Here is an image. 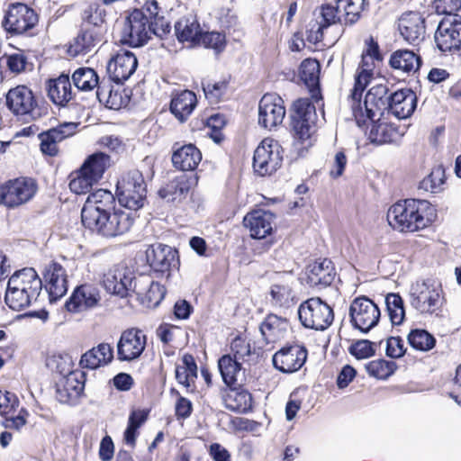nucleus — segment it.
Instances as JSON below:
<instances>
[{
	"mask_svg": "<svg viewBox=\"0 0 461 461\" xmlns=\"http://www.w3.org/2000/svg\"><path fill=\"white\" fill-rule=\"evenodd\" d=\"M172 26L157 0H146L140 8L126 14L120 41L131 48L142 47L156 36L161 40L171 33Z\"/></svg>",
	"mask_w": 461,
	"mask_h": 461,
	"instance_id": "1",
	"label": "nucleus"
},
{
	"mask_svg": "<svg viewBox=\"0 0 461 461\" xmlns=\"http://www.w3.org/2000/svg\"><path fill=\"white\" fill-rule=\"evenodd\" d=\"M108 12L98 2H90L80 13L77 34L64 46L70 59L84 57L106 41Z\"/></svg>",
	"mask_w": 461,
	"mask_h": 461,
	"instance_id": "2",
	"label": "nucleus"
},
{
	"mask_svg": "<svg viewBox=\"0 0 461 461\" xmlns=\"http://www.w3.org/2000/svg\"><path fill=\"white\" fill-rule=\"evenodd\" d=\"M387 221L392 229L400 233L420 232L435 224L438 210L425 199H402L389 207Z\"/></svg>",
	"mask_w": 461,
	"mask_h": 461,
	"instance_id": "3",
	"label": "nucleus"
},
{
	"mask_svg": "<svg viewBox=\"0 0 461 461\" xmlns=\"http://www.w3.org/2000/svg\"><path fill=\"white\" fill-rule=\"evenodd\" d=\"M368 6L367 0H334L318 8L316 24L307 32V41L319 43L324 41V31L336 24H355Z\"/></svg>",
	"mask_w": 461,
	"mask_h": 461,
	"instance_id": "4",
	"label": "nucleus"
},
{
	"mask_svg": "<svg viewBox=\"0 0 461 461\" xmlns=\"http://www.w3.org/2000/svg\"><path fill=\"white\" fill-rule=\"evenodd\" d=\"M42 286V280L34 268L18 270L8 280L5 303L14 311L28 308L37 302Z\"/></svg>",
	"mask_w": 461,
	"mask_h": 461,
	"instance_id": "5",
	"label": "nucleus"
},
{
	"mask_svg": "<svg viewBox=\"0 0 461 461\" xmlns=\"http://www.w3.org/2000/svg\"><path fill=\"white\" fill-rule=\"evenodd\" d=\"M111 166L112 159L108 154L98 151L89 155L78 169L68 175L69 190L78 195L92 193L94 185L99 183Z\"/></svg>",
	"mask_w": 461,
	"mask_h": 461,
	"instance_id": "6",
	"label": "nucleus"
},
{
	"mask_svg": "<svg viewBox=\"0 0 461 461\" xmlns=\"http://www.w3.org/2000/svg\"><path fill=\"white\" fill-rule=\"evenodd\" d=\"M40 15L25 3L8 5L4 11L1 26L10 37H34L38 34Z\"/></svg>",
	"mask_w": 461,
	"mask_h": 461,
	"instance_id": "7",
	"label": "nucleus"
},
{
	"mask_svg": "<svg viewBox=\"0 0 461 461\" xmlns=\"http://www.w3.org/2000/svg\"><path fill=\"white\" fill-rule=\"evenodd\" d=\"M389 88L386 85L378 84L372 86L365 95L364 106L366 113H363L362 98H359V104H350L352 115L359 127H365L369 121L383 116L384 112L389 110L390 103Z\"/></svg>",
	"mask_w": 461,
	"mask_h": 461,
	"instance_id": "8",
	"label": "nucleus"
},
{
	"mask_svg": "<svg viewBox=\"0 0 461 461\" xmlns=\"http://www.w3.org/2000/svg\"><path fill=\"white\" fill-rule=\"evenodd\" d=\"M147 183L137 169L123 173L116 184V195L120 204L129 210L138 211L147 198Z\"/></svg>",
	"mask_w": 461,
	"mask_h": 461,
	"instance_id": "9",
	"label": "nucleus"
},
{
	"mask_svg": "<svg viewBox=\"0 0 461 461\" xmlns=\"http://www.w3.org/2000/svg\"><path fill=\"white\" fill-rule=\"evenodd\" d=\"M410 304L421 314H433L440 310L444 292L440 285L427 279L417 281L410 289Z\"/></svg>",
	"mask_w": 461,
	"mask_h": 461,
	"instance_id": "10",
	"label": "nucleus"
},
{
	"mask_svg": "<svg viewBox=\"0 0 461 461\" xmlns=\"http://www.w3.org/2000/svg\"><path fill=\"white\" fill-rule=\"evenodd\" d=\"M315 107L309 99L301 98L294 103V111L292 114L291 126L294 138L302 148L312 147L314 143Z\"/></svg>",
	"mask_w": 461,
	"mask_h": 461,
	"instance_id": "11",
	"label": "nucleus"
},
{
	"mask_svg": "<svg viewBox=\"0 0 461 461\" xmlns=\"http://www.w3.org/2000/svg\"><path fill=\"white\" fill-rule=\"evenodd\" d=\"M38 191L36 179L18 176L0 185V205L7 209L18 208L30 202Z\"/></svg>",
	"mask_w": 461,
	"mask_h": 461,
	"instance_id": "12",
	"label": "nucleus"
},
{
	"mask_svg": "<svg viewBox=\"0 0 461 461\" xmlns=\"http://www.w3.org/2000/svg\"><path fill=\"white\" fill-rule=\"evenodd\" d=\"M136 220V212L121 208L108 212L96 219L92 224L86 226L92 232L110 239L122 236L129 232Z\"/></svg>",
	"mask_w": 461,
	"mask_h": 461,
	"instance_id": "13",
	"label": "nucleus"
},
{
	"mask_svg": "<svg viewBox=\"0 0 461 461\" xmlns=\"http://www.w3.org/2000/svg\"><path fill=\"white\" fill-rule=\"evenodd\" d=\"M5 104L10 113L16 117L35 120L42 115L37 94L26 85L10 88L5 94Z\"/></svg>",
	"mask_w": 461,
	"mask_h": 461,
	"instance_id": "14",
	"label": "nucleus"
},
{
	"mask_svg": "<svg viewBox=\"0 0 461 461\" xmlns=\"http://www.w3.org/2000/svg\"><path fill=\"white\" fill-rule=\"evenodd\" d=\"M283 158L284 149L280 143L276 140L267 137L263 139L256 148L252 167L258 176H271L281 167Z\"/></svg>",
	"mask_w": 461,
	"mask_h": 461,
	"instance_id": "15",
	"label": "nucleus"
},
{
	"mask_svg": "<svg viewBox=\"0 0 461 461\" xmlns=\"http://www.w3.org/2000/svg\"><path fill=\"white\" fill-rule=\"evenodd\" d=\"M302 324L308 329L324 330L334 320L332 308L319 297H312L303 302L298 309Z\"/></svg>",
	"mask_w": 461,
	"mask_h": 461,
	"instance_id": "16",
	"label": "nucleus"
},
{
	"mask_svg": "<svg viewBox=\"0 0 461 461\" xmlns=\"http://www.w3.org/2000/svg\"><path fill=\"white\" fill-rule=\"evenodd\" d=\"M381 312L377 304L367 296L356 297L349 306V318L352 327L367 333L380 320Z\"/></svg>",
	"mask_w": 461,
	"mask_h": 461,
	"instance_id": "17",
	"label": "nucleus"
},
{
	"mask_svg": "<svg viewBox=\"0 0 461 461\" xmlns=\"http://www.w3.org/2000/svg\"><path fill=\"white\" fill-rule=\"evenodd\" d=\"M116 209V198L106 189H97L88 194L81 211L84 227L92 224L96 219Z\"/></svg>",
	"mask_w": 461,
	"mask_h": 461,
	"instance_id": "18",
	"label": "nucleus"
},
{
	"mask_svg": "<svg viewBox=\"0 0 461 461\" xmlns=\"http://www.w3.org/2000/svg\"><path fill=\"white\" fill-rule=\"evenodd\" d=\"M434 38L441 52L455 55V50L461 43V15L443 17L437 27Z\"/></svg>",
	"mask_w": 461,
	"mask_h": 461,
	"instance_id": "19",
	"label": "nucleus"
},
{
	"mask_svg": "<svg viewBox=\"0 0 461 461\" xmlns=\"http://www.w3.org/2000/svg\"><path fill=\"white\" fill-rule=\"evenodd\" d=\"M308 357L306 347L299 343L286 344L277 350L272 357L273 366L284 374L299 371Z\"/></svg>",
	"mask_w": 461,
	"mask_h": 461,
	"instance_id": "20",
	"label": "nucleus"
},
{
	"mask_svg": "<svg viewBox=\"0 0 461 461\" xmlns=\"http://www.w3.org/2000/svg\"><path fill=\"white\" fill-rule=\"evenodd\" d=\"M286 114L283 98L276 93H266L258 103V124L271 131L282 124Z\"/></svg>",
	"mask_w": 461,
	"mask_h": 461,
	"instance_id": "21",
	"label": "nucleus"
},
{
	"mask_svg": "<svg viewBox=\"0 0 461 461\" xmlns=\"http://www.w3.org/2000/svg\"><path fill=\"white\" fill-rule=\"evenodd\" d=\"M77 124L75 122H62L38 133L39 148L42 155L57 157L60 151L59 143L73 136L77 131Z\"/></svg>",
	"mask_w": 461,
	"mask_h": 461,
	"instance_id": "22",
	"label": "nucleus"
},
{
	"mask_svg": "<svg viewBox=\"0 0 461 461\" xmlns=\"http://www.w3.org/2000/svg\"><path fill=\"white\" fill-rule=\"evenodd\" d=\"M147 345L146 334L138 328L123 330L117 343V359L131 362L138 359Z\"/></svg>",
	"mask_w": 461,
	"mask_h": 461,
	"instance_id": "23",
	"label": "nucleus"
},
{
	"mask_svg": "<svg viewBox=\"0 0 461 461\" xmlns=\"http://www.w3.org/2000/svg\"><path fill=\"white\" fill-rule=\"evenodd\" d=\"M101 302L99 288L90 283L77 285L65 303V308L71 313H78L97 307Z\"/></svg>",
	"mask_w": 461,
	"mask_h": 461,
	"instance_id": "24",
	"label": "nucleus"
},
{
	"mask_svg": "<svg viewBox=\"0 0 461 461\" xmlns=\"http://www.w3.org/2000/svg\"><path fill=\"white\" fill-rule=\"evenodd\" d=\"M201 86L204 97L210 104H219L228 101L235 92L233 77L230 73L203 78L201 81Z\"/></svg>",
	"mask_w": 461,
	"mask_h": 461,
	"instance_id": "25",
	"label": "nucleus"
},
{
	"mask_svg": "<svg viewBox=\"0 0 461 461\" xmlns=\"http://www.w3.org/2000/svg\"><path fill=\"white\" fill-rule=\"evenodd\" d=\"M199 176L194 174H180L176 176L158 192L163 199H167L173 203H181L186 199L191 191L198 185Z\"/></svg>",
	"mask_w": 461,
	"mask_h": 461,
	"instance_id": "26",
	"label": "nucleus"
},
{
	"mask_svg": "<svg viewBox=\"0 0 461 461\" xmlns=\"http://www.w3.org/2000/svg\"><path fill=\"white\" fill-rule=\"evenodd\" d=\"M137 67L138 59L135 54L121 49L111 57L106 68L110 78L117 84H122L133 75Z\"/></svg>",
	"mask_w": 461,
	"mask_h": 461,
	"instance_id": "27",
	"label": "nucleus"
},
{
	"mask_svg": "<svg viewBox=\"0 0 461 461\" xmlns=\"http://www.w3.org/2000/svg\"><path fill=\"white\" fill-rule=\"evenodd\" d=\"M203 27L196 14H187L174 23V35L183 46L194 49L199 47Z\"/></svg>",
	"mask_w": 461,
	"mask_h": 461,
	"instance_id": "28",
	"label": "nucleus"
},
{
	"mask_svg": "<svg viewBox=\"0 0 461 461\" xmlns=\"http://www.w3.org/2000/svg\"><path fill=\"white\" fill-rule=\"evenodd\" d=\"M45 289L50 303L57 302L68 292V275L62 265L51 261L43 272Z\"/></svg>",
	"mask_w": 461,
	"mask_h": 461,
	"instance_id": "29",
	"label": "nucleus"
},
{
	"mask_svg": "<svg viewBox=\"0 0 461 461\" xmlns=\"http://www.w3.org/2000/svg\"><path fill=\"white\" fill-rule=\"evenodd\" d=\"M398 30L405 41L419 45L425 38L426 20L419 12H406L399 18Z\"/></svg>",
	"mask_w": 461,
	"mask_h": 461,
	"instance_id": "30",
	"label": "nucleus"
},
{
	"mask_svg": "<svg viewBox=\"0 0 461 461\" xmlns=\"http://www.w3.org/2000/svg\"><path fill=\"white\" fill-rule=\"evenodd\" d=\"M221 397L225 408L231 411L249 413L253 411V396L242 384L226 385L221 390Z\"/></svg>",
	"mask_w": 461,
	"mask_h": 461,
	"instance_id": "31",
	"label": "nucleus"
},
{
	"mask_svg": "<svg viewBox=\"0 0 461 461\" xmlns=\"http://www.w3.org/2000/svg\"><path fill=\"white\" fill-rule=\"evenodd\" d=\"M146 255L150 267L162 274L169 272L179 264L178 251L165 244L151 245Z\"/></svg>",
	"mask_w": 461,
	"mask_h": 461,
	"instance_id": "32",
	"label": "nucleus"
},
{
	"mask_svg": "<svg viewBox=\"0 0 461 461\" xmlns=\"http://www.w3.org/2000/svg\"><path fill=\"white\" fill-rule=\"evenodd\" d=\"M201 150L193 143L179 146L177 142L173 145L171 162L173 167L182 172H194L202 161Z\"/></svg>",
	"mask_w": 461,
	"mask_h": 461,
	"instance_id": "33",
	"label": "nucleus"
},
{
	"mask_svg": "<svg viewBox=\"0 0 461 461\" xmlns=\"http://www.w3.org/2000/svg\"><path fill=\"white\" fill-rule=\"evenodd\" d=\"M133 291L140 303L151 309L158 306L167 294L163 285L148 277L136 279Z\"/></svg>",
	"mask_w": 461,
	"mask_h": 461,
	"instance_id": "34",
	"label": "nucleus"
},
{
	"mask_svg": "<svg viewBox=\"0 0 461 461\" xmlns=\"http://www.w3.org/2000/svg\"><path fill=\"white\" fill-rule=\"evenodd\" d=\"M336 277V270L332 261L322 258L309 265L306 272V282L312 287L325 288L330 286Z\"/></svg>",
	"mask_w": 461,
	"mask_h": 461,
	"instance_id": "35",
	"label": "nucleus"
},
{
	"mask_svg": "<svg viewBox=\"0 0 461 461\" xmlns=\"http://www.w3.org/2000/svg\"><path fill=\"white\" fill-rule=\"evenodd\" d=\"M197 103V97L194 91L174 90L171 94L169 111L178 122H185L193 113Z\"/></svg>",
	"mask_w": 461,
	"mask_h": 461,
	"instance_id": "36",
	"label": "nucleus"
},
{
	"mask_svg": "<svg viewBox=\"0 0 461 461\" xmlns=\"http://www.w3.org/2000/svg\"><path fill=\"white\" fill-rule=\"evenodd\" d=\"M275 214L262 209L253 210L243 218V224L249 229L253 239H264L273 231Z\"/></svg>",
	"mask_w": 461,
	"mask_h": 461,
	"instance_id": "37",
	"label": "nucleus"
},
{
	"mask_svg": "<svg viewBox=\"0 0 461 461\" xmlns=\"http://www.w3.org/2000/svg\"><path fill=\"white\" fill-rule=\"evenodd\" d=\"M369 131L368 138L372 143L391 144L398 142L404 135V131L396 124L384 122L382 116L375 118Z\"/></svg>",
	"mask_w": 461,
	"mask_h": 461,
	"instance_id": "38",
	"label": "nucleus"
},
{
	"mask_svg": "<svg viewBox=\"0 0 461 461\" xmlns=\"http://www.w3.org/2000/svg\"><path fill=\"white\" fill-rule=\"evenodd\" d=\"M33 64L23 50L14 53H4L0 57V77H14L32 71Z\"/></svg>",
	"mask_w": 461,
	"mask_h": 461,
	"instance_id": "39",
	"label": "nucleus"
},
{
	"mask_svg": "<svg viewBox=\"0 0 461 461\" xmlns=\"http://www.w3.org/2000/svg\"><path fill=\"white\" fill-rule=\"evenodd\" d=\"M389 111L398 119L410 117L417 107V95L409 88H402L390 95Z\"/></svg>",
	"mask_w": 461,
	"mask_h": 461,
	"instance_id": "40",
	"label": "nucleus"
},
{
	"mask_svg": "<svg viewBox=\"0 0 461 461\" xmlns=\"http://www.w3.org/2000/svg\"><path fill=\"white\" fill-rule=\"evenodd\" d=\"M288 321L275 313L267 314L259 325L262 339L267 344L283 340L287 333Z\"/></svg>",
	"mask_w": 461,
	"mask_h": 461,
	"instance_id": "41",
	"label": "nucleus"
},
{
	"mask_svg": "<svg viewBox=\"0 0 461 461\" xmlns=\"http://www.w3.org/2000/svg\"><path fill=\"white\" fill-rule=\"evenodd\" d=\"M113 360V348L105 342H102L85 352L79 360L80 367L95 370L109 365Z\"/></svg>",
	"mask_w": 461,
	"mask_h": 461,
	"instance_id": "42",
	"label": "nucleus"
},
{
	"mask_svg": "<svg viewBox=\"0 0 461 461\" xmlns=\"http://www.w3.org/2000/svg\"><path fill=\"white\" fill-rule=\"evenodd\" d=\"M86 375L84 371H70L65 376L62 388H57V397L61 402H69L79 397L85 389Z\"/></svg>",
	"mask_w": 461,
	"mask_h": 461,
	"instance_id": "43",
	"label": "nucleus"
},
{
	"mask_svg": "<svg viewBox=\"0 0 461 461\" xmlns=\"http://www.w3.org/2000/svg\"><path fill=\"white\" fill-rule=\"evenodd\" d=\"M46 86L49 98L56 105L66 106L74 97L70 79L67 74L49 79Z\"/></svg>",
	"mask_w": 461,
	"mask_h": 461,
	"instance_id": "44",
	"label": "nucleus"
},
{
	"mask_svg": "<svg viewBox=\"0 0 461 461\" xmlns=\"http://www.w3.org/2000/svg\"><path fill=\"white\" fill-rule=\"evenodd\" d=\"M422 59L413 50L400 49L394 50L389 59L390 67L407 75H414L420 68Z\"/></svg>",
	"mask_w": 461,
	"mask_h": 461,
	"instance_id": "45",
	"label": "nucleus"
},
{
	"mask_svg": "<svg viewBox=\"0 0 461 461\" xmlns=\"http://www.w3.org/2000/svg\"><path fill=\"white\" fill-rule=\"evenodd\" d=\"M320 73L321 65L316 59L308 58L302 61L299 68V77L309 87L310 91L312 93V97L314 98H316V94H321Z\"/></svg>",
	"mask_w": 461,
	"mask_h": 461,
	"instance_id": "46",
	"label": "nucleus"
},
{
	"mask_svg": "<svg viewBox=\"0 0 461 461\" xmlns=\"http://www.w3.org/2000/svg\"><path fill=\"white\" fill-rule=\"evenodd\" d=\"M96 97L100 103H104L106 107L113 110H120L130 102L125 90H113L109 85L104 84L97 88Z\"/></svg>",
	"mask_w": 461,
	"mask_h": 461,
	"instance_id": "47",
	"label": "nucleus"
},
{
	"mask_svg": "<svg viewBox=\"0 0 461 461\" xmlns=\"http://www.w3.org/2000/svg\"><path fill=\"white\" fill-rule=\"evenodd\" d=\"M375 68L364 67L363 64L358 65L355 75L354 86L348 97V104H359V98H362L363 93L371 83L374 77V70Z\"/></svg>",
	"mask_w": 461,
	"mask_h": 461,
	"instance_id": "48",
	"label": "nucleus"
},
{
	"mask_svg": "<svg viewBox=\"0 0 461 461\" xmlns=\"http://www.w3.org/2000/svg\"><path fill=\"white\" fill-rule=\"evenodd\" d=\"M242 364L230 354L221 356L218 360V368L225 385H236L238 375L242 370Z\"/></svg>",
	"mask_w": 461,
	"mask_h": 461,
	"instance_id": "49",
	"label": "nucleus"
},
{
	"mask_svg": "<svg viewBox=\"0 0 461 461\" xmlns=\"http://www.w3.org/2000/svg\"><path fill=\"white\" fill-rule=\"evenodd\" d=\"M197 378V365L192 354L185 353L182 357V365L176 368V379L185 388L194 384Z\"/></svg>",
	"mask_w": 461,
	"mask_h": 461,
	"instance_id": "50",
	"label": "nucleus"
},
{
	"mask_svg": "<svg viewBox=\"0 0 461 461\" xmlns=\"http://www.w3.org/2000/svg\"><path fill=\"white\" fill-rule=\"evenodd\" d=\"M72 80L75 86L84 92L92 91L104 86L99 82L96 71L91 68H79L72 74Z\"/></svg>",
	"mask_w": 461,
	"mask_h": 461,
	"instance_id": "51",
	"label": "nucleus"
},
{
	"mask_svg": "<svg viewBox=\"0 0 461 461\" xmlns=\"http://www.w3.org/2000/svg\"><path fill=\"white\" fill-rule=\"evenodd\" d=\"M269 294L274 306L289 308L296 303L292 287L287 283L272 285Z\"/></svg>",
	"mask_w": 461,
	"mask_h": 461,
	"instance_id": "52",
	"label": "nucleus"
},
{
	"mask_svg": "<svg viewBox=\"0 0 461 461\" xmlns=\"http://www.w3.org/2000/svg\"><path fill=\"white\" fill-rule=\"evenodd\" d=\"M365 367L369 376L378 380H386L394 374L398 366L394 361L378 358L367 362Z\"/></svg>",
	"mask_w": 461,
	"mask_h": 461,
	"instance_id": "53",
	"label": "nucleus"
},
{
	"mask_svg": "<svg viewBox=\"0 0 461 461\" xmlns=\"http://www.w3.org/2000/svg\"><path fill=\"white\" fill-rule=\"evenodd\" d=\"M445 183V169L443 167L438 166L433 167L431 172L420 182L419 189L431 194H438L443 191Z\"/></svg>",
	"mask_w": 461,
	"mask_h": 461,
	"instance_id": "54",
	"label": "nucleus"
},
{
	"mask_svg": "<svg viewBox=\"0 0 461 461\" xmlns=\"http://www.w3.org/2000/svg\"><path fill=\"white\" fill-rule=\"evenodd\" d=\"M103 282L108 292L122 297L127 295L126 277L120 270H109L104 274Z\"/></svg>",
	"mask_w": 461,
	"mask_h": 461,
	"instance_id": "55",
	"label": "nucleus"
},
{
	"mask_svg": "<svg viewBox=\"0 0 461 461\" xmlns=\"http://www.w3.org/2000/svg\"><path fill=\"white\" fill-rule=\"evenodd\" d=\"M411 348L420 351H429L436 345V339L423 329L411 330L407 337Z\"/></svg>",
	"mask_w": 461,
	"mask_h": 461,
	"instance_id": "56",
	"label": "nucleus"
},
{
	"mask_svg": "<svg viewBox=\"0 0 461 461\" xmlns=\"http://www.w3.org/2000/svg\"><path fill=\"white\" fill-rule=\"evenodd\" d=\"M385 303L392 324H402L405 318V309L402 296L398 294H389L385 297Z\"/></svg>",
	"mask_w": 461,
	"mask_h": 461,
	"instance_id": "57",
	"label": "nucleus"
},
{
	"mask_svg": "<svg viewBox=\"0 0 461 461\" xmlns=\"http://www.w3.org/2000/svg\"><path fill=\"white\" fill-rule=\"evenodd\" d=\"M199 40V47L212 49L216 53L222 52L227 45L226 34L216 31L206 32L203 29Z\"/></svg>",
	"mask_w": 461,
	"mask_h": 461,
	"instance_id": "58",
	"label": "nucleus"
},
{
	"mask_svg": "<svg viewBox=\"0 0 461 461\" xmlns=\"http://www.w3.org/2000/svg\"><path fill=\"white\" fill-rule=\"evenodd\" d=\"M365 45L360 64L367 68H375V62L383 61V54L381 53L379 44L373 36H369L366 39Z\"/></svg>",
	"mask_w": 461,
	"mask_h": 461,
	"instance_id": "59",
	"label": "nucleus"
},
{
	"mask_svg": "<svg viewBox=\"0 0 461 461\" xmlns=\"http://www.w3.org/2000/svg\"><path fill=\"white\" fill-rule=\"evenodd\" d=\"M230 354L241 363L249 362L253 356L250 343L241 336H237L232 339Z\"/></svg>",
	"mask_w": 461,
	"mask_h": 461,
	"instance_id": "60",
	"label": "nucleus"
},
{
	"mask_svg": "<svg viewBox=\"0 0 461 461\" xmlns=\"http://www.w3.org/2000/svg\"><path fill=\"white\" fill-rule=\"evenodd\" d=\"M226 123L225 115L221 113L212 114L207 119L206 125L209 129L208 135L217 144H220L224 140L222 130Z\"/></svg>",
	"mask_w": 461,
	"mask_h": 461,
	"instance_id": "61",
	"label": "nucleus"
},
{
	"mask_svg": "<svg viewBox=\"0 0 461 461\" xmlns=\"http://www.w3.org/2000/svg\"><path fill=\"white\" fill-rule=\"evenodd\" d=\"M348 352L357 359H365L375 354V343L367 339H359L348 347Z\"/></svg>",
	"mask_w": 461,
	"mask_h": 461,
	"instance_id": "62",
	"label": "nucleus"
},
{
	"mask_svg": "<svg viewBox=\"0 0 461 461\" xmlns=\"http://www.w3.org/2000/svg\"><path fill=\"white\" fill-rule=\"evenodd\" d=\"M171 392L177 396L175 404V416L176 420H186L192 415L194 411L192 402L188 398L182 396L176 389H172Z\"/></svg>",
	"mask_w": 461,
	"mask_h": 461,
	"instance_id": "63",
	"label": "nucleus"
},
{
	"mask_svg": "<svg viewBox=\"0 0 461 461\" xmlns=\"http://www.w3.org/2000/svg\"><path fill=\"white\" fill-rule=\"evenodd\" d=\"M19 406V400L14 393L0 391V414L5 417L14 414Z\"/></svg>",
	"mask_w": 461,
	"mask_h": 461,
	"instance_id": "64",
	"label": "nucleus"
}]
</instances>
